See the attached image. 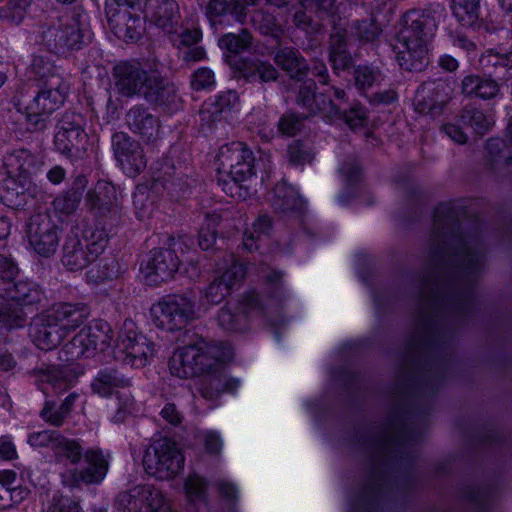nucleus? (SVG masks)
Instances as JSON below:
<instances>
[{
    "instance_id": "1",
    "label": "nucleus",
    "mask_w": 512,
    "mask_h": 512,
    "mask_svg": "<svg viewBox=\"0 0 512 512\" xmlns=\"http://www.w3.org/2000/svg\"><path fill=\"white\" fill-rule=\"evenodd\" d=\"M461 210L455 203L446 202L434 211L426 268L419 282L421 310L408 342V359L397 375V394L403 398L416 389L434 392L438 388L442 376L430 364L422 363V357L435 344L441 317H461L474 306L485 254L478 240L462 235Z\"/></svg>"
},
{
    "instance_id": "2",
    "label": "nucleus",
    "mask_w": 512,
    "mask_h": 512,
    "mask_svg": "<svg viewBox=\"0 0 512 512\" xmlns=\"http://www.w3.org/2000/svg\"><path fill=\"white\" fill-rule=\"evenodd\" d=\"M422 434V430L413 426L410 413L402 405L389 412L386 424L369 441L371 474L350 512H378L387 468L412 458Z\"/></svg>"
},
{
    "instance_id": "3",
    "label": "nucleus",
    "mask_w": 512,
    "mask_h": 512,
    "mask_svg": "<svg viewBox=\"0 0 512 512\" xmlns=\"http://www.w3.org/2000/svg\"><path fill=\"white\" fill-rule=\"evenodd\" d=\"M233 357L229 345L199 341L176 349L169 360V371L174 377L190 379L204 377L200 394L207 400L216 399L223 392H232L239 381L225 373L224 364Z\"/></svg>"
},
{
    "instance_id": "4",
    "label": "nucleus",
    "mask_w": 512,
    "mask_h": 512,
    "mask_svg": "<svg viewBox=\"0 0 512 512\" xmlns=\"http://www.w3.org/2000/svg\"><path fill=\"white\" fill-rule=\"evenodd\" d=\"M444 10L443 5L434 2L423 9L409 10L402 16L396 44L392 45L401 69L421 72L427 67L429 57L426 42L434 34Z\"/></svg>"
},
{
    "instance_id": "5",
    "label": "nucleus",
    "mask_w": 512,
    "mask_h": 512,
    "mask_svg": "<svg viewBox=\"0 0 512 512\" xmlns=\"http://www.w3.org/2000/svg\"><path fill=\"white\" fill-rule=\"evenodd\" d=\"M88 317L89 310L84 304L58 303L33 319L29 335L39 349L49 351L56 348Z\"/></svg>"
},
{
    "instance_id": "6",
    "label": "nucleus",
    "mask_w": 512,
    "mask_h": 512,
    "mask_svg": "<svg viewBox=\"0 0 512 512\" xmlns=\"http://www.w3.org/2000/svg\"><path fill=\"white\" fill-rule=\"evenodd\" d=\"M112 330L103 320H93L88 326L82 328L61 350V359L71 362L63 370H55L49 381L57 388H66L79 375L83 373L80 368L72 366L74 361L83 357H94L97 352H105L111 347Z\"/></svg>"
},
{
    "instance_id": "7",
    "label": "nucleus",
    "mask_w": 512,
    "mask_h": 512,
    "mask_svg": "<svg viewBox=\"0 0 512 512\" xmlns=\"http://www.w3.org/2000/svg\"><path fill=\"white\" fill-rule=\"evenodd\" d=\"M8 177L3 181L0 191L2 202L12 208L27 204L40 192L34 182L41 167L40 160L26 149L15 150L5 158Z\"/></svg>"
},
{
    "instance_id": "8",
    "label": "nucleus",
    "mask_w": 512,
    "mask_h": 512,
    "mask_svg": "<svg viewBox=\"0 0 512 512\" xmlns=\"http://www.w3.org/2000/svg\"><path fill=\"white\" fill-rule=\"evenodd\" d=\"M18 266L14 260L0 254V321L8 328L22 326L25 314L22 305L32 304L38 301L39 295L36 288L27 281H15L18 276Z\"/></svg>"
},
{
    "instance_id": "9",
    "label": "nucleus",
    "mask_w": 512,
    "mask_h": 512,
    "mask_svg": "<svg viewBox=\"0 0 512 512\" xmlns=\"http://www.w3.org/2000/svg\"><path fill=\"white\" fill-rule=\"evenodd\" d=\"M107 241L102 227H87L81 236L78 229L71 231L63 246V265L70 271L85 268L105 249Z\"/></svg>"
},
{
    "instance_id": "10",
    "label": "nucleus",
    "mask_w": 512,
    "mask_h": 512,
    "mask_svg": "<svg viewBox=\"0 0 512 512\" xmlns=\"http://www.w3.org/2000/svg\"><path fill=\"white\" fill-rule=\"evenodd\" d=\"M200 310L190 295H168L151 306L150 315L157 327L173 331L199 317Z\"/></svg>"
},
{
    "instance_id": "11",
    "label": "nucleus",
    "mask_w": 512,
    "mask_h": 512,
    "mask_svg": "<svg viewBox=\"0 0 512 512\" xmlns=\"http://www.w3.org/2000/svg\"><path fill=\"white\" fill-rule=\"evenodd\" d=\"M183 464L184 456L181 450L175 442L166 437L155 439L143 457L145 471L160 480L170 479L178 474Z\"/></svg>"
},
{
    "instance_id": "12",
    "label": "nucleus",
    "mask_w": 512,
    "mask_h": 512,
    "mask_svg": "<svg viewBox=\"0 0 512 512\" xmlns=\"http://www.w3.org/2000/svg\"><path fill=\"white\" fill-rule=\"evenodd\" d=\"M87 19L86 14H78L62 19L57 25L41 28L40 42L59 52L80 49L89 33Z\"/></svg>"
},
{
    "instance_id": "13",
    "label": "nucleus",
    "mask_w": 512,
    "mask_h": 512,
    "mask_svg": "<svg viewBox=\"0 0 512 512\" xmlns=\"http://www.w3.org/2000/svg\"><path fill=\"white\" fill-rule=\"evenodd\" d=\"M114 77L116 89L124 96L157 94L160 99H163L165 89H161L156 71L148 74L138 63L121 62L114 68Z\"/></svg>"
},
{
    "instance_id": "14",
    "label": "nucleus",
    "mask_w": 512,
    "mask_h": 512,
    "mask_svg": "<svg viewBox=\"0 0 512 512\" xmlns=\"http://www.w3.org/2000/svg\"><path fill=\"white\" fill-rule=\"evenodd\" d=\"M322 117L330 122L343 120L352 130L367 124V110L360 104L347 109L346 93L326 83V75L322 71Z\"/></svg>"
},
{
    "instance_id": "15",
    "label": "nucleus",
    "mask_w": 512,
    "mask_h": 512,
    "mask_svg": "<svg viewBox=\"0 0 512 512\" xmlns=\"http://www.w3.org/2000/svg\"><path fill=\"white\" fill-rule=\"evenodd\" d=\"M154 352L153 343L137 331L132 320H126L118 334L114 356L132 367L140 368L149 363Z\"/></svg>"
},
{
    "instance_id": "16",
    "label": "nucleus",
    "mask_w": 512,
    "mask_h": 512,
    "mask_svg": "<svg viewBox=\"0 0 512 512\" xmlns=\"http://www.w3.org/2000/svg\"><path fill=\"white\" fill-rule=\"evenodd\" d=\"M140 0H106V17L114 35L124 41L137 39L142 30Z\"/></svg>"
},
{
    "instance_id": "17",
    "label": "nucleus",
    "mask_w": 512,
    "mask_h": 512,
    "mask_svg": "<svg viewBox=\"0 0 512 512\" xmlns=\"http://www.w3.org/2000/svg\"><path fill=\"white\" fill-rule=\"evenodd\" d=\"M247 269L238 263L233 256L225 259L217 268L218 276L207 287L204 296L197 305L201 306V312H205L210 304L220 303L229 293L230 289L242 280Z\"/></svg>"
},
{
    "instance_id": "18",
    "label": "nucleus",
    "mask_w": 512,
    "mask_h": 512,
    "mask_svg": "<svg viewBox=\"0 0 512 512\" xmlns=\"http://www.w3.org/2000/svg\"><path fill=\"white\" fill-rule=\"evenodd\" d=\"M60 229L48 214H38L28 224V241L33 250L42 257L55 254L60 241Z\"/></svg>"
},
{
    "instance_id": "19",
    "label": "nucleus",
    "mask_w": 512,
    "mask_h": 512,
    "mask_svg": "<svg viewBox=\"0 0 512 512\" xmlns=\"http://www.w3.org/2000/svg\"><path fill=\"white\" fill-rule=\"evenodd\" d=\"M179 267V259L171 249H154L141 262L139 275L148 285H159L173 277Z\"/></svg>"
},
{
    "instance_id": "20",
    "label": "nucleus",
    "mask_w": 512,
    "mask_h": 512,
    "mask_svg": "<svg viewBox=\"0 0 512 512\" xmlns=\"http://www.w3.org/2000/svg\"><path fill=\"white\" fill-rule=\"evenodd\" d=\"M65 99V88L59 83L54 88L41 90L25 108L28 123L42 128L45 120L63 105Z\"/></svg>"
},
{
    "instance_id": "21",
    "label": "nucleus",
    "mask_w": 512,
    "mask_h": 512,
    "mask_svg": "<svg viewBox=\"0 0 512 512\" xmlns=\"http://www.w3.org/2000/svg\"><path fill=\"white\" fill-rule=\"evenodd\" d=\"M447 85L439 81L423 82L416 90L413 105L416 112L436 119L443 115L449 96Z\"/></svg>"
},
{
    "instance_id": "22",
    "label": "nucleus",
    "mask_w": 512,
    "mask_h": 512,
    "mask_svg": "<svg viewBox=\"0 0 512 512\" xmlns=\"http://www.w3.org/2000/svg\"><path fill=\"white\" fill-rule=\"evenodd\" d=\"M27 441L33 448L50 447L59 462L67 460L74 464L82 455V448L77 441L63 438L55 431L33 432Z\"/></svg>"
},
{
    "instance_id": "23",
    "label": "nucleus",
    "mask_w": 512,
    "mask_h": 512,
    "mask_svg": "<svg viewBox=\"0 0 512 512\" xmlns=\"http://www.w3.org/2000/svg\"><path fill=\"white\" fill-rule=\"evenodd\" d=\"M84 119L78 114H65L58 126L54 141L56 148L64 154L85 149L87 134L83 129Z\"/></svg>"
},
{
    "instance_id": "24",
    "label": "nucleus",
    "mask_w": 512,
    "mask_h": 512,
    "mask_svg": "<svg viewBox=\"0 0 512 512\" xmlns=\"http://www.w3.org/2000/svg\"><path fill=\"white\" fill-rule=\"evenodd\" d=\"M112 144L115 156L126 175L134 177L146 167L142 148L127 134L122 132L114 134Z\"/></svg>"
},
{
    "instance_id": "25",
    "label": "nucleus",
    "mask_w": 512,
    "mask_h": 512,
    "mask_svg": "<svg viewBox=\"0 0 512 512\" xmlns=\"http://www.w3.org/2000/svg\"><path fill=\"white\" fill-rule=\"evenodd\" d=\"M143 13L147 21L166 34L176 33L179 6L175 0H145Z\"/></svg>"
},
{
    "instance_id": "26",
    "label": "nucleus",
    "mask_w": 512,
    "mask_h": 512,
    "mask_svg": "<svg viewBox=\"0 0 512 512\" xmlns=\"http://www.w3.org/2000/svg\"><path fill=\"white\" fill-rule=\"evenodd\" d=\"M262 309L259 295L256 293L248 294L240 306L243 315H236L230 307L225 306L218 314V325L228 332L243 331L247 327L248 317L260 314Z\"/></svg>"
},
{
    "instance_id": "27",
    "label": "nucleus",
    "mask_w": 512,
    "mask_h": 512,
    "mask_svg": "<svg viewBox=\"0 0 512 512\" xmlns=\"http://www.w3.org/2000/svg\"><path fill=\"white\" fill-rule=\"evenodd\" d=\"M86 468L81 472H66L62 474V481L67 486H76L80 483H99L108 471V461L101 451L90 449L85 453Z\"/></svg>"
},
{
    "instance_id": "28",
    "label": "nucleus",
    "mask_w": 512,
    "mask_h": 512,
    "mask_svg": "<svg viewBox=\"0 0 512 512\" xmlns=\"http://www.w3.org/2000/svg\"><path fill=\"white\" fill-rule=\"evenodd\" d=\"M253 155L250 159L242 161L237 168L231 169L226 177H218V184L222 190L233 198L245 199L247 190L244 189L243 183L254 175Z\"/></svg>"
},
{
    "instance_id": "29",
    "label": "nucleus",
    "mask_w": 512,
    "mask_h": 512,
    "mask_svg": "<svg viewBox=\"0 0 512 512\" xmlns=\"http://www.w3.org/2000/svg\"><path fill=\"white\" fill-rule=\"evenodd\" d=\"M126 122L129 128L145 142H152L159 136L160 125L158 119L143 108H131L127 113Z\"/></svg>"
},
{
    "instance_id": "30",
    "label": "nucleus",
    "mask_w": 512,
    "mask_h": 512,
    "mask_svg": "<svg viewBox=\"0 0 512 512\" xmlns=\"http://www.w3.org/2000/svg\"><path fill=\"white\" fill-rule=\"evenodd\" d=\"M461 92L466 97L490 100L499 94L500 85L491 76L469 74L462 79Z\"/></svg>"
},
{
    "instance_id": "31",
    "label": "nucleus",
    "mask_w": 512,
    "mask_h": 512,
    "mask_svg": "<svg viewBox=\"0 0 512 512\" xmlns=\"http://www.w3.org/2000/svg\"><path fill=\"white\" fill-rule=\"evenodd\" d=\"M240 110V101L235 91L229 90L220 93L209 103H205L200 115L203 120L210 116L212 120L227 119L238 113Z\"/></svg>"
},
{
    "instance_id": "32",
    "label": "nucleus",
    "mask_w": 512,
    "mask_h": 512,
    "mask_svg": "<svg viewBox=\"0 0 512 512\" xmlns=\"http://www.w3.org/2000/svg\"><path fill=\"white\" fill-rule=\"evenodd\" d=\"M252 151L242 142H232L220 148L217 155L218 177H226L231 169L237 168L242 161L250 159Z\"/></svg>"
},
{
    "instance_id": "33",
    "label": "nucleus",
    "mask_w": 512,
    "mask_h": 512,
    "mask_svg": "<svg viewBox=\"0 0 512 512\" xmlns=\"http://www.w3.org/2000/svg\"><path fill=\"white\" fill-rule=\"evenodd\" d=\"M456 120L463 126L471 128L479 136L488 133L494 124L490 116L472 104L464 106L456 116Z\"/></svg>"
},
{
    "instance_id": "34",
    "label": "nucleus",
    "mask_w": 512,
    "mask_h": 512,
    "mask_svg": "<svg viewBox=\"0 0 512 512\" xmlns=\"http://www.w3.org/2000/svg\"><path fill=\"white\" fill-rule=\"evenodd\" d=\"M329 61L335 72L345 70L351 64L352 58L346 50L344 29L334 27L330 37Z\"/></svg>"
},
{
    "instance_id": "35",
    "label": "nucleus",
    "mask_w": 512,
    "mask_h": 512,
    "mask_svg": "<svg viewBox=\"0 0 512 512\" xmlns=\"http://www.w3.org/2000/svg\"><path fill=\"white\" fill-rule=\"evenodd\" d=\"M273 206L282 211L300 210L304 201L297 189L286 182H281L273 189Z\"/></svg>"
},
{
    "instance_id": "36",
    "label": "nucleus",
    "mask_w": 512,
    "mask_h": 512,
    "mask_svg": "<svg viewBox=\"0 0 512 512\" xmlns=\"http://www.w3.org/2000/svg\"><path fill=\"white\" fill-rule=\"evenodd\" d=\"M129 385V380L121 377L116 371H100L91 383L92 391L101 396L108 397L117 393V389Z\"/></svg>"
},
{
    "instance_id": "37",
    "label": "nucleus",
    "mask_w": 512,
    "mask_h": 512,
    "mask_svg": "<svg viewBox=\"0 0 512 512\" xmlns=\"http://www.w3.org/2000/svg\"><path fill=\"white\" fill-rule=\"evenodd\" d=\"M85 177H78L74 187L66 194L59 195L53 201L54 210L60 214L68 215L76 210L82 198L83 190L86 187Z\"/></svg>"
},
{
    "instance_id": "38",
    "label": "nucleus",
    "mask_w": 512,
    "mask_h": 512,
    "mask_svg": "<svg viewBox=\"0 0 512 512\" xmlns=\"http://www.w3.org/2000/svg\"><path fill=\"white\" fill-rule=\"evenodd\" d=\"M240 71L249 82H267L277 78V70L270 63L260 60L244 62Z\"/></svg>"
},
{
    "instance_id": "39",
    "label": "nucleus",
    "mask_w": 512,
    "mask_h": 512,
    "mask_svg": "<svg viewBox=\"0 0 512 512\" xmlns=\"http://www.w3.org/2000/svg\"><path fill=\"white\" fill-rule=\"evenodd\" d=\"M275 62L292 77H300L307 69L305 60L298 51L284 48L277 52Z\"/></svg>"
},
{
    "instance_id": "40",
    "label": "nucleus",
    "mask_w": 512,
    "mask_h": 512,
    "mask_svg": "<svg viewBox=\"0 0 512 512\" xmlns=\"http://www.w3.org/2000/svg\"><path fill=\"white\" fill-rule=\"evenodd\" d=\"M486 150L493 170L508 167L512 163V155L503 139L490 138L486 141Z\"/></svg>"
},
{
    "instance_id": "41",
    "label": "nucleus",
    "mask_w": 512,
    "mask_h": 512,
    "mask_svg": "<svg viewBox=\"0 0 512 512\" xmlns=\"http://www.w3.org/2000/svg\"><path fill=\"white\" fill-rule=\"evenodd\" d=\"M351 29L352 35L363 44L374 43L382 33L381 25L373 15L369 18L354 21Z\"/></svg>"
},
{
    "instance_id": "42",
    "label": "nucleus",
    "mask_w": 512,
    "mask_h": 512,
    "mask_svg": "<svg viewBox=\"0 0 512 512\" xmlns=\"http://www.w3.org/2000/svg\"><path fill=\"white\" fill-rule=\"evenodd\" d=\"M480 0H452V10L462 26L472 27L479 19Z\"/></svg>"
},
{
    "instance_id": "43",
    "label": "nucleus",
    "mask_w": 512,
    "mask_h": 512,
    "mask_svg": "<svg viewBox=\"0 0 512 512\" xmlns=\"http://www.w3.org/2000/svg\"><path fill=\"white\" fill-rule=\"evenodd\" d=\"M115 187L106 181H99L94 190L87 195L91 208H103L116 202Z\"/></svg>"
},
{
    "instance_id": "44",
    "label": "nucleus",
    "mask_w": 512,
    "mask_h": 512,
    "mask_svg": "<svg viewBox=\"0 0 512 512\" xmlns=\"http://www.w3.org/2000/svg\"><path fill=\"white\" fill-rule=\"evenodd\" d=\"M221 220L220 214L214 212L205 216L198 234V244L202 250L211 249L216 242V227Z\"/></svg>"
},
{
    "instance_id": "45",
    "label": "nucleus",
    "mask_w": 512,
    "mask_h": 512,
    "mask_svg": "<svg viewBox=\"0 0 512 512\" xmlns=\"http://www.w3.org/2000/svg\"><path fill=\"white\" fill-rule=\"evenodd\" d=\"M135 495L144 499L145 508L143 512H156L165 504L162 493L149 485L135 487Z\"/></svg>"
},
{
    "instance_id": "46",
    "label": "nucleus",
    "mask_w": 512,
    "mask_h": 512,
    "mask_svg": "<svg viewBox=\"0 0 512 512\" xmlns=\"http://www.w3.org/2000/svg\"><path fill=\"white\" fill-rule=\"evenodd\" d=\"M464 496L473 509L486 511L490 509L493 502V493L487 488L469 487L465 490Z\"/></svg>"
},
{
    "instance_id": "47",
    "label": "nucleus",
    "mask_w": 512,
    "mask_h": 512,
    "mask_svg": "<svg viewBox=\"0 0 512 512\" xmlns=\"http://www.w3.org/2000/svg\"><path fill=\"white\" fill-rule=\"evenodd\" d=\"M271 227L270 219L266 216H260L252 226V230H247L244 234L243 246L252 251L258 248L256 239L266 235Z\"/></svg>"
},
{
    "instance_id": "48",
    "label": "nucleus",
    "mask_w": 512,
    "mask_h": 512,
    "mask_svg": "<svg viewBox=\"0 0 512 512\" xmlns=\"http://www.w3.org/2000/svg\"><path fill=\"white\" fill-rule=\"evenodd\" d=\"M380 72L368 66H358L354 70V82L356 88L365 93L379 79Z\"/></svg>"
},
{
    "instance_id": "49",
    "label": "nucleus",
    "mask_w": 512,
    "mask_h": 512,
    "mask_svg": "<svg viewBox=\"0 0 512 512\" xmlns=\"http://www.w3.org/2000/svg\"><path fill=\"white\" fill-rule=\"evenodd\" d=\"M251 42L250 34L243 31L241 34L236 35L233 33L225 34L219 39V46L231 53H239L245 50Z\"/></svg>"
},
{
    "instance_id": "50",
    "label": "nucleus",
    "mask_w": 512,
    "mask_h": 512,
    "mask_svg": "<svg viewBox=\"0 0 512 512\" xmlns=\"http://www.w3.org/2000/svg\"><path fill=\"white\" fill-rule=\"evenodd\" d=\"M115 414L111 417L114 423L123 422L134 410V400L127 392H117V398L114 400Z\"/></svg>"
},
{
    "instance_id": "51",
    "label": "nucleus",
    "mask_w": 512,
    "mask_h": 512,
    "mask_svg": "<svg viewBox=\"0 0 512 512\" xmlns=\"http://www.w3.org/2000/svg\"><path fill=\"white\" fill-rule=\"evenodd\" d=\"M32 0H10L7 7L0 10V18L19 23Z\"/></svg>"
},
{
    "instance_id": "52",
    "label": "nucleus",
    "mask_w": 512,
    "mask_h": 512,
    "mask_svg": "<svg viewBox=\"0 0 512 512\" xmlns=\"http://www.w3.org/2000/svg\"><path fill=\"white\" fill-rule=\"evenodd\" d=\"M215 76L212 70L201 67L193 75L191 86L194 90H205L214 87Z\"/></svg>"
},
{
    "instance_id": "53",
    "label": "nucleus",
    "mask_w": 512,
    "mask_h": 512,
    "mask_svg": "<svg viewBox=\"0 0 512 512\" xmlns=\"http://www.w3.org/2000/svg\"><path fill=\"white\" fill-rule=\"evenodd\" d=\"M228 10V4L225 0H210L205 8V15L210 25L216 29V24L221 21L219 18Z\"/></svg>"
},
{
    "instance_id": "54",
    "label": "nucleus",
    "mask_w": 512,
    "mask_h": 512,
    "mask_svg": "<svg viewBox=\"0 0 512 512\" xmlns=\"http://www.w3.org/2000/svg\"><path fill=\"white\" fill-rule=\"evenodd\" d=\"M176 32L178 30L176 29ZM172 41L178 47L185 46L190 47L198 43L202 39V32L199 28H193L192 30H182L180 33H173Z\"/></svg>"
},
{
    "instance_id": "55",
    "label": "nucleus",
    "mask_w": 512,
    "mask_h": 512,
    "mask_svg": "<svg viewBox=\"0 0 512 512\" xmlns=\"http://www.w3.org/2000/svg\"><path fill=\"white\" fill-rule=\"evenodd\" d=\"M340 172L350 185L357 183L361 179V167L358 160L354 157H349L343 162Z\"/></svg>"
},
{
    "instance_id": "56",
    "label": "nucleus",
    "mask_w": 512,
    "mask_h": 512,
    "mask_svg": "<svg viewBox=\"0 0 512 512\" xmlns=\"http://www.w3.org/2000/svg\"><path fill=\"white\" fill-rule=\"evenodd\" d=\"M119 505L123 512H143L145 508L144 499H140V497L135 495V488L130 493L120 496Z\"/></svg>"
},
{
    "instance_id": "57",
    "label": "nucleus",
    "mask_w": 512,
    "mask_h": 512,
    "mask_svg": "<svg viewBox=\"0 0 512 512\" xmlns=\"http://www.w3.org/2000/svg\"><path fill=\"white\" fill-rule=\"evenodd\" d=\"M147 196H146V187L138 186L134 193V206L137 210V216L139 219L143 220L148 218L151 214V206L152 204H146Z\"/></svg>"
},
{
    "instance_id": "58",
    "label": "nucleus",
    "mask_w": 512,
    "mask_h": 512,
    "mask_svg": "<svg viewBox=\"0 0 512 512\" xmlns=\"http://www.w3.org/2000/svg\"><path fill=\"white\" fill-rule=\"evenodd\" d=\"M463 125L457 120L455 123L447 122L440 127L452 141L458 144H465L468 141V135L463 130Z\"/></svg>"
},
{
    "instance_id": "59",
    "label": "nucleus",
    "mask_w": 512,
    "mask_h": 512,
    "mask_svg": "<svg viewBox=\"0 0 512 512\" xmlns=\"http://www.w3.org/2000/svg\"><path fill=\"white\" fill-rule=\"evenodd\" d=\"M302 127L301 120L294 114H285L279 120L278 133L282 135L292 136Z\"/></svg>"
},
{
    "instance_id": "60",
    "label": "nucleus",
    "mask_w": 512,
    "mask_h": 512,
    "mask_svg": "<svg viewBox=\"0 0 512 512\" xmlns=\"http://www.w3.org/2000/svg\"><path fill=\"white\" fill-rule=\"evenodd\" d=\"M205 481L199 476H191L186 480L185 491L190 499H198L204 495Z\"/></svg>"
},
{
    "instance_id": "61",
    "label": "nucleus",
    "mask_w": 512,
    "mask_h": 512,
    "mask_svg": "<svg viewBox=\"0 0 512 512\" xmlns=\"http://www.w3.org/2000/svg\"><path fill=\"white\" fill-rule=\"evenodd\" d=\"M201 439L204 442L205 449L208 453H219L223 446L220 435L215 431H204L201 433Z\"/></svg>"
},
{
    "instance_id": "62",
    "label": "nucleus",
    "mask_w": 512,
    "mask_h": 512,
    "mask_svg": "<svg viewBox=\"0 0 512 512\" xmlns=\"http://www.w3.org/2000/svg\"><path fill=\"white\" fill-rule=\"evenodd\" d=\"M482 64H491L493 66L501 65L503 67H512V51L506 55L489 53L480 60Z\"/></svg>"
},
{
    "instance_id": "63",
    "label": "nucleus",
    "mask_w": 512,
    "mask_h": 512,
    "mask_svg": "<svg viewBox=\"0 0 512 512\" xmlns=\"http://www.w3.org/2000/svg\"><path fill=\"white\" fill-rule=\"evenodd\" d=\"M290 160L294 163H303L310 160V154L304 150L302 143L293 142L288 148Z\"/></svg>"
},
{
    "instance_id": "64",
    "label": "nucleus",
    "mask_w": 512,
    "mask_h": 512,
    "mask_svg": "<svg viewBox=\"0 0 512 512\" xmlns=\"http://www.w3.org/2000/svg\"><path fill=\"white\" fill-rule=\"evenodd\" d=\"M51 512H81L79 505L69 498H60L58 503L54 504Z\"/></svg>"
}]
</instances>
